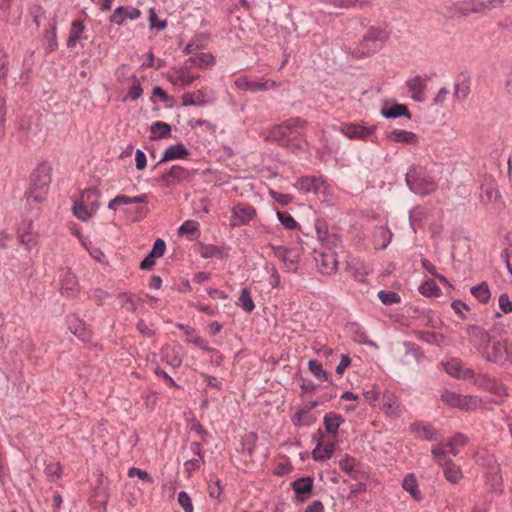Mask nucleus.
Listing matches in <instances>:
<instances>
[{"mask_svg":"<svg viewBox=\"0 0 512 512\" xmlns=\"http://www.w3.org/2000/svg\"><path fill=\"white\" fill-rule=\"evenodd\" d=\"M282 145L293 153H297L302 149V140L299 137H291L288 138Z\"/></svg>","mask_w":512,"mask_h":512,"instance_id":"64","label":"nucleus"},{"mask_svg":"<svg viewBox=\"0 0 512 512\" xmlns=\"http://www.w3.org/2000/svg\"><path fill=\"white\" fill-rule=\"evenodd\" d=\"M68 327L74 335H76L80 338L85 337L86 328H85L84 323L80 319H78L76 317L69 318Z\"/></svg>","mask_w":512,"mask_h":512,"instance_id":"47","label":"nucleus"},{"mask_svg":"<svg viewBox=\"0 0 512 512\" xmlns=\"http://www.w3.org/2000/svg\"><path fill=\"white\" fill-rule=\"evenodd\" d=\"M124 212H130L132 214L131 221L137 222L147 216V214L149 213V209L146 206H138L132 210L125 209Z\"/></svg>","mask_w":512,"mask_h":512,"instance_id":"59","label":"nucleus"},{"mask_svg":"<svg viewBox=\"0 0 512 512\" xmlns=\"http://www.w3.org/2000/svg\"><path fill=\"white\" fill-rule=\"evenodd\" d=\"M62 468L59 463H50L45 468V474L52 480L58 479L61 476Z\"/></svg>","mask_w":512,"mask_h":512,"instance_id":"62","label":"nucleus"},{"mask_svg":"<svg viewBox=\"0 0 512 512\" xmlns=\"http://www.w3.org/2000/svg\"><path fill=\"white\" fill-rule=\"evenodd\" d=\"M342 422H344L342 416L335 412H328L324 416V426L326 431L330 434L336 433Z\"/></svg>","mask_w":512,"mask_h":512,"instance_id":"36","label":"nucleus"},{"mask_svg":"<svg viewBox=\"0 0 512 512\" xmlns=\"http://www.w3.org/2000/svg\"><path fill=\"white\" fill-rule=\"evenodd\" d=\"M404 346L406 349V355H411L417 362H420L424 357L423 351L417 344L407 341L404 342Z\"/></svg>","mask_w":512,"mask_h":512,"instance_id":"55","label":"nucleus"},{"mask_svg":"<svg viewBox=\"0 0 512 512\" xmlns=\"http://www.w3.org/2000/svg\"><path fill=\"white\" fill-rule=\"evenodd\" d=\"M450 376L459 380H473V383L485 390H491L496 386L493 379L484 374L475 375L470 368H464L460 360L450 359Z\"/></svg>","mask_w":512,"mask_h":512,"instance_id":"3","label":"nucleus"},{"mask_svg":"<svg viewBox=\"0 0 512 512\" xmlns=\"http://www.w3.org/2000/svg\"><path fill=\"white\" fill-rule=\"evenodd\" d=\"M314 227H315L317 237L321 242H324L327 240L328 243H332L333 245H335L336 242H340V237L338 235H336V234L329 235L328 234V227L324 220L316 219Z\"/></svg>","mask_w":512,"mask_h":512,"instance_id":"32","label":"nucleus"},{"mask_svg":"<svg viewBox=\"0 0 512 512\" xmlns=\"http://www.w3.org/2000/svg\"><path fill=\"white\" fill-rule=\"evenodd\" d=\"M402 487L407 491L415 500H421V493L418 489L417 481L414 475L408 474L402 481Z\"/></svg>","mask_w":512,"mask_h":512,"instance_id":"38","label":"nucleus"},{"mask_svg":"<svg viewBox=\"0 0 512 512\" xmlns=\"http://www.w3.org/2000/svg\"><path fill=\"white\" fill-rule=\"evenodd\" d=\"M190 177L191 174L186 168L174 165L169 170L161 173L156 178V181L164 187L171 188L188 180Z\"/></svg>","mask_w":512,"mask_h":512,"instance_id":"9","label":"nucleus"},{"mask_svg":"<svg viewBox=\"0 0 512 512\" xmlns=\"http://www.w3.org/2000/svg\"><path fill=\"white\" fill-rule=\"evenodd\" d=\"M316 265L322 274L331 275L338 268L337 253L331 247H325L321 251H315Z\"/></svg>","mask_w":512,"mask_h":512,"instance_id":"8","label":"nucleus"},{"mask_svg":"<svg viewBox=\"0 0 512 512\" xmlns=\"http://www.w3.org/2000/svg\"><path fill=\"white\" fill-rule=\"evenodd\" d=\"M470 251L469 239L466 237H459L454 239L452 245V257L454 260L464 262Z\"/></svg>","mask_w":512,"mask_h":512,"instance_id":"25","label":"nucleus"},{"mask_svg":"<svg viewBox=\"0 0 512 512\" xmlns=\"http://www.w3.org/2000/svg\"><path fill=\"white\" fill-rule=\"evenodd\" d=\"M161 359L174 369L180 367L183 361L181 348L171 346L163 347L161 349Z\"/></svg>","mask_w":512,"mask_h":512,"instance_id":"21","label":"nucleus"},{"mask_svg":"<svg viewBox=\"0 0 512 512\" xmlns=\"http://www.w3.org/2000/svg\"><path fill=\"white\" fill-rule=\"evenodd\" d=\"M291 421L295 426L298 427L311 426L316 422V417L311 412H309V409L303 408L292 416Z\"/></svg>","mask_w":512,"mask_h":512,"instance_id":"34","label":"nucleus"},{"mask_svg":"<svg viewBox=\"0 0 512 512\" xmlns=\"http://www.w3.org/2000/svg\"><path fill=\"white\" fill-rule=\"evenodd\" d=\"M498 303L502 313L508 314L512 312V300L507 293L500 294Z\"/></svg>","mask_w":512,"mask_h":512,"instance_id":"60","label":"nucleus"},{"mask_svg":"<svg viewBox=\"0 0 512 512\" xmlns=\"http://www.w3.org/2000/svg\"><path fill=\"white\" fill-rule=\"evenodd\" d=\"M418 291L421 295L427 297V298H434L440 296V288L435 283L434 280L428 279L425 282H423L419 288Z\"/></svg>","mask_w":512,"mask_h":512,"instance_id":"39","label":"nucleus"},{"mask_svg":"<svg viewBox=\"0 0 512 512\" xmlns=\"http://www.w3.org/2000/svg\"><path fill=\"white\" fill-rule=\"evenodd\" d=\"M188 427L191 433L195 434L200 439L205 441V438L208 436V432L203 428V426L197 419L192 418L188 423Z\"/></svg>","mask_w":512,"mask_h":512,"instance_id":"54","label":"nucleus"},{"mask_svg":"<svg viewBox=\"0 0 512 512\" xmlns=\"http://www.w3.org/2000/svg\"><path fill=\"white\" fill-rule=\"evenodd\" d=\"M295 187L305 194L322 195L323 201H327L331 195L330 186L322 176H302L296 181Z\"/></svg>","mask_w":512,"mask_h":512,"instance_id":"5","label":"nucleus"},{"mask_svg":"<svg viewBox=\"0 0 512 512\" xmlns=\"http://www.w3.org/2000/svg\"><path fill=\"white\" fill-rule=\"evenodd\" d=\"M238 305L247 313H251L255 309L254 301L247 287L242 288Z\"/></svg>","mask_w":512,"mask_h":512,"instance_id":"42","label":"nucleus"},{"mask_svg":"<svg viewBox=\"0 0 512 512\" xmlns=\"http://www.w3.org/2000/svg\"><path fill=\"white\" fill-rule=\"evenodd\" d=\"M51 183V168L46 163L39 164L31 173L29 188L25 192L28 204L43 201Z\"/></svg>","mask_w":512,"mask_h":512,"instance_id":"1","label":"nucleus"},{"mask_svg":"<svg viewBox=\"0 0 512 512\" xmlns=\"http://www.w3.org/2000/svg\"><path fill=\"white\" fill-rule=\"evenodd\" d=\"M389 33L382 28L371 27L363 36L359 49L363 54H374L382 49Z\"/></svg>","mask_w":512,"mask_h":512,"instance_id":"6","label":"nucleus"},{"mask_svg":"<svg viewBox=\"0 0 512 512\" xmlns=\"http://www.w3.org/2000/svg\"><path fill=\"white\" fill-rule=\"evenodd\" d=\"M269 195L272 199H274L277 203L282 206H287L293 201V196L290 194L280 193L275 190L270 189Z\"/></svg>","mask_w":512,"mask_h":512,"instance_id":"57","label":"nucleus"},{"mask_svg":"<svg viewBox=\"0 0 512 512\" xmlns=\"http://www.w3.org/2000/svg\"><path fill=\"white\" fill-rule=\"evenodd\" d=\"M392 232L384 226L376 227L373 233V242L379 249H385L392 240Z\"/></svg>","mask_w":512,"mask_h":512,"instance_id":"30","label":"nucleus"},{"mask_svg":"<svg viewBox=\"0 0 512 512\" xmlns=\"http://www.w3.org/2000/svg\"><path fill=\"white\" fill-rule=\"evenodd\" d=\"M470 93L469 75L466 72L459 74L454 83V99L462 101L468 97Z\"/></svg>","mask_w":512,"mask_h":512,"instance_id":"22","label":"nucleus"},{"mask_svg":"<svg viewBox=\"0 0 512 512\" xmlns=\"http://www.w3.org/2000/svg\"><path fill=\"white\" fill-rule=\"evenodd\" d=\"M502 476L498 465H493L486 475V483L493 492H502Z\"/></svg>","mask_w":512,"mask_h":512,"instance_id":"33","label":"nucleus"},{"mask_svg":"<svg viewBox=\"0 0 512 512\" xmlns=\"http://www.w3.org/2000/svg\"><path fill=\"white\" fill-rule=\"evenodd\" d=\"M378 298L384 305L399 304L401 302L400 295L394 291L380 290Z\"/></svg>","mask_w":512,"mask_h":512,"instance_id":"46","label":"nucleus"},{"mask_svg":"<svg viewBox=\"0 0 512 512\" xmlns=\"http://www.w3.org/2000/svg\"><path fill=\"white\" fill-rule=\"evenodd\" d=\"M405 180L410 191L420 196H426L436 189L435 182L421 166H411L405 174Z\"/></svg>","mask_w":512,"mask_h":512,"instance_id":"2","label":"nucleus"},{"mask_svg":"<svg viewBox=\"0 0 512 512\" xmlns=\"http://www.w3.org/2000/svg\"><path fill=\"white\" fill-rule=\"evenodd\" d=\"M99 206L100 203H94L89 207L80 200L74 203L72 210L77 219L86 222L97 212Z\"/></svg>","mask_w":512,"mask_h":512,"instance_id":"24","label":"nucleus"},{"mask_svg":"<svg viewBox=\"0 0 512 512\" xmlns=\"http://www.w3.org/2000/svg\"><path fill=\"white\" fill-rule=\"evenodd\" d=\"M184 334L186 335L187 342L192 343L203 350H208L205 346V340L198 335L194 328H189Z\"/></svg>","mask_w":512,"mask_h":512,"instance_id":"51","label":"nucleus"},{"mask_svg":"<svg viewBox=\"0 0 512 512\" xmlns=\"http://www.w3.org/2000/svg\"><path fill=\"white\" fill-rule=\"evenodd\" d=\"M351 328L354 331V340L356 342H358L360 344L368 345V346H371V347H375L376 346L375 342L369 340L367 334L365 333V331L360 326H358L357 324H352Z\"/></svg>","mask_w":512,"mask_h":512,"instance_id":"49","label":"nucleus"},{"mask_svg":"<svg viewBox=\"0 0 512 512\" xmlns=\"http://www.w3.org/2000/svg\"><path fill=\"white\" fill-rule=\"evenodd\" d=\"M190 154L191 152L185 147L183 143L179 142L173 144L165 149L161 159L154 165L153 169H156L159 165L167 161L185 159Z\"/></svg>","mask_w":512,"mask_h":512,"instance_id":"14","label":"nucleus"},{"mask_svg":"<svg viewBox=\"0 0 512 512\" xmlns=\"http://www.w3.org/2000/svg\"><path fill=\"white\" fill-rule=\"evenodd\" d=\"M60 292L66 297H73L78 292V279L69 268L64 269L60 275Z\"/></svg>","mask_w":512,"mask_h":512,"instance_id":"15","label":"nucleus"},{"mask_svg":"<svg viewBox=\"0 0 512 512\" xmlns=\"http://www.w3.org/2000/svg\"><path fill=\"white\" fill-rule=\"evenodd\" d=\"M177 501H178V504L183 508L184 512H193L194 511L192 500L186 492H184V491L179 492L178 496H177Z\"/></svg>","mask_w":512,"mask_h":512,"instance_id":"56","label":"nucleus"},{"mask_svg":"<svg viewBox=\"0 0 512 512\" xmlns=\"http://www.w3.org/2000/svg\"><path fill=\"white\" fill-rule=\"evenodd\" d=\"M471 294L481 302H487L491 297L489 286L486 282H482L476 286L471 287Z\"/></svg>","mask_w":512,"mask_h":512,"instance_id":"43","label":"nucleus"},{"mask_svg":"<svg viewBox=\"0 0 512 512\" xmlns=\"http://www.w3.org/2000/svg\"><path fill=\"white\" fill-rule=\"evenodd\" d=\"M376 129L375 125L365 126L353 123H345L341 126V132L353 140H366L375 133Z\"/></svg>","mask_w":512,"mask_h":512,"instance_id":"12","label":"nucleus"},{"mask_svg":"<svg viewBox=\"0 0 512 512\" xmlns=\"http://www.w3.org/2000/svg\"><path fill=\"white\" fill-rule=\"evenodd\" d=\"M381 115L386 119H395L398 117L411 118V113L405 104H395L391 107L382 108Z\"/></svg>","mask_w":512,"mask_h":512,"instance_id":"31","label":"nucleus"},{"mask_svg":"<svg viewBox=\"0 0 512 512\" xmlns=\"http://www.w3.org/2000/svg\"><path fill=\"white\" fill-rule=\"evenodd\" d=\"M181 98L184 106L203 107L211 103L206 99L205 94L201 90L184 93Z\"/></svg>","mask_w":512,"mask_h":512,"instance_id":"28","label":"nucleus"},{"mask_svg":"<svg viewBox=\"0 0 512 512\" xmlns=\"http://www.w3.org/2000/svg\"><path fill=\"white\" fill-rule=\"evenodd\" d=\"M276 216L279 222L288 230H294L299 226L297 221L288 212L277 211Z\"/></svg>","mask_w":512,"mask_h":512,"instance_id":"50","label":"nucleus"},{"mask_svg":"<svg viewBox=\"0 0 512 512\" xmlns=\"http://www.w3.org/2000/svg\"><path fill=\"white\" fill-rule=\"evenodd\" d=\"M100 192L95 188H87L81 194V201L91 207L94 203H99Z\"/></svg>","mask_w":512,"mask_h":512,"instance_id":"48","label":"nucleus"},{"mask_svg":"<svg viewBox=\"0 0 512 512\" xmlns=\"http://www.w3.org/2000/svg\"><path fill=\"white\" fill-rule=\"evenodd\" d=\"M450 306L462 319L466 318V313L470 310L467 304L460 300L452 301Z\"/></svg>","mask_w":512,"mask_h":512,"instance_id":"61","label":"nucleus"},{"mask_svg":"<svg viewBox=\"0 0 512 512\" xmlns=\"http://www.w3.org/2000/svg\"><path fill=\"white\" fill-rule=\"evenodd\" d=\"M330 3L337 8L362 7L368 3L367 0H331Z\"/></svg>","mask_w":512,"mask_h":512,"instance_id":"53","label":"nucleus"},{"mask_svg":"<svg viewBox=\"0 0 512 512\" xmlns=\"http://www.w3.org/2000/svg\"><path fill=\"white\" fill-rule=\"evenodd\" d=\"M291 485L296 493L297 499L303 501L312 490L313 480L309 477L300 478L295 480Z\"/></svg>","mask_w":512,"mask_h":512,"instance_id":"29","label":"nucleus"},{"mask_svg":"<svg viewBox=\"0 0 512 512\" xmlns=\"http://www.w3.org/2000/svg\"><path fill=\"white\" fill-rule=\"evenodd\" d=\"M234 84L237 88L244 91L259 92L275 89L279 84L272 80H265L264 78L252 80L247 76H241L235 79Z\"/></svg>","mask_w":512,"mask_h":512,"instance_id":"11","label":"nucleus"},{"mask_svg":"<svg viewBox=\"0 0 512 512\" xmlns=\"http://www.w3.org/2000/svg\"><path fill=\"white\" fill-rule=\"evenodd\" d=\"M130 79L132 81V85L129 88L128 94L125 97H123V99H122L123 102H126L128 99H130L132 101H136L143 94V89L141 87V82L137 78V76L136 75H132L130 77Z\"/></svg>","mask_w":512,"mask_h":512,"instance_id":"41","label":"nucleus"},{"mask_svg":"<svg viewBox=\"0 0 512 512\" xmlns=\"http://www.w3.org/2000/svg\"><path fill=\"white\" fill-rule=\"evenodd\" d=\"M408 90L412 93L411 98L417 102H424L426 100L425 89L427 87L426 78L419 75L409 78L406 81Z\"/></svg>","mask_w":512,"mask_h":512,"instance_id":"16","label":"nucleus"},{"mask_svg":"<svg viewBox=\"0 0 512 512\" xmlns=\"http://www.w3.org/2000/svg\"><path fill=\"white\" fill-rule=\"evenodd\" d=\"M199 224L194 220L185 221L178 229L180 235H190L191 239L194 240L199 235Z\"/></svg>","mask_w":512,"mask_h":512,"instance_id":"45","label":"nucleus"},{"mask_svg":"<svg viewBox=\"0 0 512 512\" xmlns=\"http://www.w3.org/2000/svg\"><path fill=\"white\" fill-rule=\"evenodd\" d=\"M499 197V191L495 179L489 175L484 174L480 178V192L479 198L483 203H491Z\"/></svg>","mask_w":512,"mask_h":512,"instance_id":"13","label":"nucleus"},{"mask_svg":"<svg viewBox=\"0 0 512 512\" xmlns=\"http://www.w3.org/2000/svg\"><path fill=\"white\" fill-rule=\"evenodd\" d=\"M232 213L233 216L238 220V222L232 224L234 226L246 225L256 216L255 208L246 204H239L235 206L232 210Z\"/></svg>","mask_w":512,"mask_h":512,"instance_id":"19","label":"nucleus"},{"mask_svg":"<svg viewBox=\"0 0 512 512\" xmlns=\"http://www.w3.org/2000/svg\"><path fill=\"white\" fill-rule=\"evenodd\" d=\"M214 63V56L211 53H199L189 57L184 62L186 69L190 68H206Z\"/></svg>","mask_w":512,"mask_h":512,"instance_id":"26","label":"nucleus"},{"mask_svg":"<svg viewBox=\"0 0 512 512\" xmlns=\"http://www.w3.org/2000/svg\"><path fill=\"white\" fill-rule=\"evenodd\" d=\"M478 352L488 362L502 366L508 363V346L502 339L491 336L489 341L480 346Z\"/></svg>","mask_w":512,"mask_h":512,"instance_id":"4","label":"nucleus"},{"mask_svg":"<svg viewBox=\"0 0 512 512\" xmlns=\"http://www.w3.org/2000/svg\"><path fill=\"white\" fill-rule=\"evenodd\" d=\"M478 406V399L474 396L460 395L450 392V407L462 410H472Z\"/></svg>","mask_w":512,"mask_h":512,"instance_id":"20","label":"nucleus"},{"mask_svg":"<svg viewBox=\"0 0 512 512\" xmlns=\"http://www.w3.org/2000/svg\"><path fill=\"white\" fill-rule=\"evenodd\" d=\"M271 248L274 253V256L283 262L285 270L287 272H297L300 254L296 249L288 248L281 245H272Z\"/></svg>","mask_w":512,"mask_h":512,"instance_id":"10","label":"nucleus"},{"mask_svg":"<svg viewBox=\"0 0 512 512\" xmlns=\"http://www.w3.org/2000/svg\"><path fill=\"white\" fill-rule=\"evenodd\" d=\"M19 233V241L21 244L26 245L27 247L32 246L36 240V234H34L31 230H27L24 232L18 231Z\"/></svg>","mask_w":512,"mask_h":512,"instance_id":"63","label":"nucleus"},{"mask_svg":"<svg viewBox=\"0 0 512 512\" xmlns=\"http://www.w3.org/2000/svg\"><path fill=\"white\" fill-rule=\"evenodd\" d=\"M466 334L469 337L470 342L477 348V350L484 343L489 341L491 337L482 327L477 325H469L466 328Z\"/></svg>","mask_w":512,"mask_h":512,"instance_id":"23","label":"nucleus"},{"mask_svg":"<svg viewBox=\"0 0 512 512\" xmlns=\"http://www.w3.org/2000/svg\"><path fill=\"white\" fill-rule=\"evenodd\" d=\"M305 120L300 117L290 118L283 121L282 123L273 126L266 136V140L283 144L286 141V137L291 134L294 127L303 126Z\"/></svg>","mask_w":512,"mask_h":512,"instance_id":"7","label":"nucleus"},{"mask_svg":"<svg viewBox=\"0 0 512 512\" xmlns=\"http://www.w3.org/2000/svg\"><path fill=\"white\" fill-rule=\"evenodd\" d=\"M200 255L205 259L213 257L222 259L225 256L224 247L213 244H204L201 245Z\"/></svg>","mask_w":512,"mask_h":512,"instance_id":"40","label":"nucleus"},{"mask_svg":"<svg viewBox=\"0 0 512 512\" xmlns=\"http://www.w3.org/2000/svg\"><path fill=\"white\" fill-rule=\"evenodd\" d=\"M486 9H489L488 4L479 0L464 2V6L461 8L463 13L481 12Z\"/></svg>","mask_w":512,"mask_h":512,"instance_id":"52","label":"nucleus"},{"mask_svg":"<svg viewBox=\"0 0 512 512\" xmlns=\"http://www.w3.org/2000/svg\"><path fill=\"white\" fill-rule=\"evenodd\" d=\"M410 431L415 437L424 440H437L438 432L430 424L425 422H414L410 426Z\"/></svg>","mask_w":512,"mask_h":512,"instance_id":"18","label":"nucleus"},{"mask_svg":"<svg viewBox=\"0 0 512 512\" xmlns=\"http://www.w3.org/2000/svg\"><path fill=\"white\" fill-rule=\"evenodd\" d=\"M141 15V11L138 8L132 6H119L110 16V21L114 24L121 25L125 19H137Z\"/></svg>","mask_w":512,"mask_h":512,"instance_id":"17","label":"nucleus"},{"mask_svg":"<svg viewBox=\"0 0 512 512\" xmlns=\"http://www.w3.org/2000/svg\"><path fill=\"white\" fill-rule=\"evenodd\" d=\"M166 250V243L163 239L158 238L155 240L152 250L149 252L151 258H159L164 255Z\"/></svg>","mask_w":512,"mask_h":512,"instance_id":"58","label":"nucleus"},{"mask_svg":"<svg viewBox=\"0 0 512 512\" xmlns=\"http://www.w3.org/2000/svg\"><path fill=\"white\" fill-rule=\"evenodd\" d=\"M418 339L437 346H442L446 343V336L443 333L436 331H420L418 333Z\"/></svg>","mask_w":512,"mask_h":512,"instance_id":"35","label":"nucleus"},{"mask_svg":"<svg viewBox=\"0 0 512 512\" xmlns=\"http://www.w3.org/2000/svg\"><path fill=\"white\" fill-rule=\"evenodd\" d=\"M387 139L397 143H405L410 145H416L418 143V136L412 131L406 130H398L394 129L393 131L387 134Z\"/></svg>","mask_w":512,"mask_h":512,"instance_id":"27","label":"nucleus"},{"mask_svg":"<svg viewBox=\"0 0 512 512\" xmlns=\"http://www.w3.org/2000/svg\"><path fill=\"white\" fill-rule=\"evenodd\" d=\"M309 371L319 380L328 381L330 375L323 369L321 362L316 359H311L308 362Z\"/></svg>","mask_w":512,"mask_h":512,"instance_id":"44","label":"nucleus"},{"mask_svg":"<svg viewBox=\"0 0 512 512\" xmlns=\"http://www.w3.org/2000/svg\"><path fill=\"white\" fill-rule=\"evenodd\" d=\"M150 131L153 134L151 139H164L170 136L171 126L165 122L157 121L151 125Z\"/></svg>","mask_w":512,"mask_h":512,"instance_id":"37","label":"nucleus"}]
</instances>
